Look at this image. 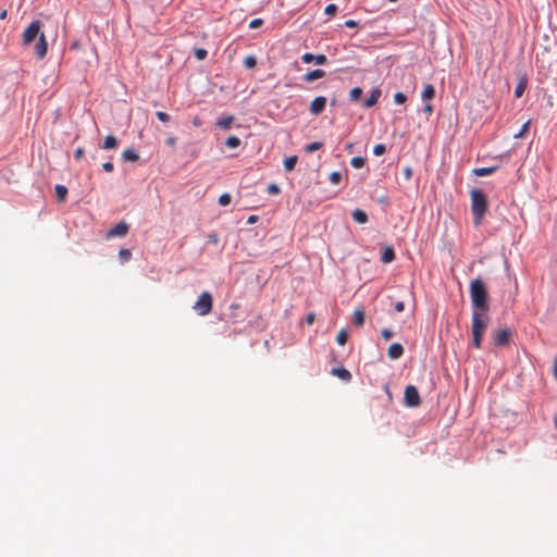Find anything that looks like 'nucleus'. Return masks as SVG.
<instances>
[{"mask_svg":"<svg viewBox=\"0 0 557 557\" xmlns=\"http://www.w3.org/2000/svg\"><path fill=\"white\" fill-rule=\"evenodd\" d=\"M41 26V21L35 20L28 25V27L24 30L22 36V44L24 46L30 45L38 37V42L35 46V52L38 59H44L48 50L46 36L40 30Z\"/></svg>","mask_w":557,"mask_h":557,"instance_id":"nucleus-1","label":"nucleus"},{"mask_svg":"<svg viewBox=\"0 0 557 557\" xmlns=\"http://www.w3.org/2000/svg\"><path fill=\"white\" fill-rule=\"evenodd\" d=\"M470 297L472 304V311H483L487 312L490 309L488 306V295L485 288V285L482 280L474 278L470 283Z\"/></svg>","mask_w":557,"mask_h":557,"instance_id":"nucleus-2","label":"nucleus"},{"mask_svg":"<svg viewBox=\"0 0 557 557\" xmlns=\"http://www.w3.org/2000/svg\"><path fill=\"white\" fill-rule=\"evenodd\" d=\"M470 199L473 223L480 225L487 211L486 196L481 189L475 188L470 191Z\"/></svg>","mask_w":557,"mask_h":557,"instance_id":"nucleus-3","label":"nucleus"},{"mask_svg":"<svg viewBox=\"0 0 557 557\" xmlns=\"http://www.w3.org/2000/svg\"><path fill=\"white\" fill-rule=\"evenodd\" d=\"M488 317L487 312L472 311V343L475 348L481 347L484 332L487 327Z\"/></svg>","mask_w":557,"mask_h":557,"instance_id":"nucleus-4","label":"nucleus"},{"mask_svg":"<svg viewBox=\"0 0 557 557\" xmlns=\"http://www.w3.org/2000/svg\"><path fill=\"white\" fill-rule=\"evenodd\" d=\"M213 307V298L209 292H203L194 305V310L199 315H207L211 312Z\"/></svg>","mask_w":557,"mask_h":557,"instance_id":"nucleus-5","label":"nucleus"},{"mask_svg":"<svg viewBox=\"0 0 557 557\" xmlns=\"http://www.w3.org/2000/svg\"><path fill=\"white\" fill-rule=\"evenodd\" d=\"M404 400H405V405L407 407L412 408V407H418L420 405L421 399H420V395H419V392L416 386L408 385L405 388Z\"/></svg>","mask_w":557,"mask_h":557,"instance_id":"nucleus-6","label":"nucleus"},{"mask_svg":"<svg viewBox=\"0 0 557 557\" xmlns=\"http://www.w3.org/2000/svg\"><path fill=\"white\" fill-rule=\"evenodd\" d=\"M326 106V98L323 96L315 97L310 103V112L313 115L321 114Z\"/></svg>","mask_w":557,"mask_h":557,"instance_id":"nucleus-7","label":"nucleus"},{"mask_svg":"<svg viewBox=\"0 0 557 557\" xmlns=\"http://www.w3.org/2000/svg\"><path fill=\"white\" fill-rule=\"evenodd\" d=\"M129 226L126 222H120L108 232V237H124L128 233Z\"/></svg>","mask_w":557,"mask_h":557,"instance_id":"nucleus-8","label":"nucleus"},{"mask_svg":"<svg viewBox=\"0 0 557 557\" xmlns=\"http://www.w3.org/2000/svg\"><path fill=\"white\" fill-rule=\"evenodd\" d=\"M301 60L304 63H311L314 62L315 64L323 65L327 62V58L325 54H312L309 52H306L301 55Z\"/></svg>","mask_w":557,"mask_h":557,"instance_id":"nucleus-9","label":"nucleus"},{"mask_svg":"<svg viewBox=\"0 0 557 557\" xmlns=\"http://www.w3.org/2000/svg\"><path fill=\"white\" fill-rule=\"evenodd\" d=\"M511 333L508 330H497L494 334V344L504 346L509 342Z\"/></svg>","mask_w":557,"mask_h":557,"instance_id":"nucleus-10","label":"nucleus"},{"mask_svg":"<svg viewBox=\"0 0 557 557\" xmlns=\"http://www.w3.org/2000/svg\"><path fill=\"white\" fill-rule=\"evenodd\" d=\"M403 354L404 347L398 343H394L388 347L387 355L393 360L399 359Z\"/></svg>","mask_w":557,"mask_h":557,"instance_id":"nucleus-11","label":"nucleus"},{"mask_svg":"<svg viewBox=\"0 0 557 557\" xmlns=\"http://www.w3.org/2000/svg\"><path fill=\"white\" fill-rule=\"evenodd\" d=\"M381 97V90L379 88H375L371 91L370 96L366 99L363 102V107L369 109L373 106H375Z\"/></svg>","mask_w":557,"mask_h":557,"instance_id":"nucleus-12","label":"nucleus"},{"mask_svg":"<svg viewBox=\"0 0 557 557\" xmlns=\"http://www.w3.org/2000/svg\"><path fill=\"white\" fill-rule=\"evenodd\" d=\"M395 260V251L391 246H386L382 249L381 252V261L383 263H389Z\"/></svg>","mask_w":557,"mask_h":557,"instance_id":"nucleus-13","label":"nucleus"},{"mask_svg":"<svg viewBox=\"0 0 557 557\" xmlns=\"http://www.w3.org/2000/svg\"><path fill=\"white\" fill-rule=\"evenodd\" d=\"M332 374L345 382H349L351 380V373L343 367L333 369Z\"/></svg>","mask_w":557,"mask_h":557,"instance_id":"nucleus-14","label":"nucleus"},{"mask_svg":"<svg viewBox=\"0 0 557 557\" xmlns=\"http://www.w3.org/2000/svg\"><path fill=\"white\" fill-rule=\"evenodd\" d=\"M325 76V72L323 70H313V71H310L308 72L305 76H304V79L308 83H311L313 81H317V79H320L322 77Z\"/></svg>","mask_w":557,"mask_h":557,"instance_id":"nucleus-15","label":"nucleus"},{"mask_svg":"<svg viewBox=\"0 0 557 557\" xmlns=\"http://www.w3.org/2000/svg\"><path fill=\"white\" fill-rule=\"evenodd\" d=\"M352 219L355 222L363 224L368 222V214L361 209H356L352 212Z\"/></svg>","mask_w":557,"mask_h":557,"instance_id":"nucleus-16","label":"nucleus"},{"mask_svg":"<svg viewBox=\"0 0 557 557\" xmlns=\"http://www.w3.org/2000/svg\"><path fill=\"white\" fill-rule=\"evenodd\" d=\"M117 144H119L117 139L113 135H108L104 138L102 149H104V150L115 149L117 147Z\"/></svg>","mask_w":557,"mask_h":557,"instance_id":"nucleus-17","label":"nucleus"},{"mask_svg":"<svg viewBox=\"0 0 557 557\" xmlns=\"http://www.w3.org/2000/svg\"><path fill=\"white\" fill-rule=\"evenodd\" d=\"M122 159L124 161H131V162H135L139 159V156L138 153L133 150V149H125L123 152H122Z\"/></svg>","mask_w":557,"mask_h":557,"instance_id":"nucleus-18","label":"nucleus"},{"mask_svg":"<svg viewBox=\"0 0 557 557\" xmlns=\"http://www.w3.org/2000/svg\"><path fill=\"white\" fill-rule=\"evenodd\" d=\"M435 96V88L433 85L431 84H428L424 86L423 90H422V94H421V97L423 100H430L432 98H434Z\"/></svg>","mask_w":557,"mask_h":557,"instance_id":"nucleus-19","label":"nucleus"},{"mask_svg":"<svg viewBox=\"0 0 557 557\" xmlns=\"http://www.w3.org/2000/svg\"><path fill=\"white\" fill-rule=\"evenodd\" d=\"M233 121H234V116L228 115V116L219 119L216 121V125L219 127H221L222 129H228V128H231Z\"/></svg>","mask_w":557,"mask_h":557,"instance_id":"nucleus-20","label":"nucleus"},{"mask_svg":"<svg viewBox=\"0 0 557 557\" xmlns=\"http://www.w3.org/2000/svg\"><path fill=\"white\" fill-rule=\"evenodd\" d=\"M352 322L357 326H361L364 323V311L362 309H356L352 315Z\"/></svg>","mask_w":557,"mask_h":557,"instance_id":"nucleus-21","label":"nucleus"},{"mask_svg":"<svg viewBox=\"0 0 557 557\" xmlns=\"http://www.w3.org/2000/svg\"><path fill=\"white\" fill-rule=\"evenodd\" d=\"M497 166H488V168H476L473 170V173L476 176H487L493 174L496 171Z\"/></svg>","mask_w":557,"mask_h":557,"instance_id":"nucleus-22","label":"nucleus"},{"mask_svg":"<svg viewBox=\"0 0 557 557\" xmlns=\"http://www.w3.org/2000/svg\"><path fill=\"white\" fill-rule=\"evenodd\" d=\"M55 196L59 201L63 202L66 199L67 196V188L63 185H57L55 188Z\"/></svg>","mask_w":557,"mask_h":557,"instance_id":"nucleus-23","label":"nucleus"},{"mask_svg":"<svg viewBox=\"0 0 557 557\" xmlns=\"http://www.w3.org/2000/svg\"><path fill=\"white\" fill-rule=\"evenodd\" d=\"M297 156H292V157H288L284 160V168H285V171L287 172H290L294 170L296 163H297Z\"/></svg>","mask_w":557,"mask_h":557,"instance_id":"nucleus-24","label":"nucleus"},{"mask_svg":"<svg viewBox=\"0 0 557 557\" xmlns=\"http://www.w3.org/2000/svg\"><path fill=\"white\" fill-rule=\"evenodd\" d=\"M119 258H120V260H121V262H122V263H125V262L129 261V260H131V258H132V252H131V250H129V249H127V248H122V249H120V251H119Z\"/></svg>","mask_w":557,"mask_h":557,"instance_id":"nucleus-25","label":"nucleus"},{"mask_svg":"<svg viewBox=\"0 0 557 557\" xmlns=\"http://www.w3.org/2000/svg\"><path fill=\"white\" fill-rule=\"evenodd\" d=\"M225 145L231 148H237L240 145V139L237 136H230L227 137Z\"/></svg>","mask_w":557,"mask_h":557,"instance_id":"nucleus-26","label":"nucleus"},{"mask_svg":"<svg viewBox=\"0 0 557 557\" xmlns=\"http://www.w3.org/2000/svg\"><path fill=\"white\" fill-rule=\"evenodd\" d=\"M347 339H348L347 332L344 329L341 330L336 335V342L338 343V345L344 346L347 343Z\"/></svg>","mask_w":557,"mask_h":557,"instance_id":"nucleus-27","label":"nucleus"},{"mask_svg":"<svg viewBox=\"0 0 557 557\" xmlns=\"http://www.w3.org/2000/svg\"><path fill=\"white\" fill-rule=\"evenodd\" d=\"M362 95V89L360 87H354L349 92V98L351 101H357L360 99Z\"/></svg>","mask_w":557,"mask_h":557,"instance_id":"nucleus-28","label":"nucleus"},{"mask_svg":"<svg viewBox=\"0 0 557 557\" xmlns=\"http://www.w3.org/2000/svg\"><path fill=\"white\" fill-rule=\"evenodd\" d=\"M366 161L362 157H354L350 160V164L355 169H361L364 165Z\"/></svg>","mask_w":557,"mask_h":557,"instance_id":"nucleus-29","label":"nucleus"},{"mask_svg":"<svg viewBox=\"0 0 557 557\" xmlns=\"http://www.w3.org/2000/svg\"><path fill=\"white\" fill-rule=\"evenodd\" d=\"M323 146L320 141H313L306 146L305 150L309 153L319 150Z\"/></svg>","mask_w":557,"mask_h":557,"instance_id":"nucleus-30","label":"nucleus"},{"mask_svg":"<svg viewBox=\"0 0 557 557\" xmlns=\"http://www.w3.org/2000/svg\"><path fill=\"white\" fill-rule=\"evenodd\" d=\"M194 55L197 60H205L208 55V51L203 48H196L194 50Z\"/></svg>","mask_w":557,"mask_h":557,"instance_id":"nucleus-31","label":"nucleus"},{"mask_svg":"<svg viewBox=\"0 0 557 557\" xmlns=\"http://www.w3.org/2000/svg\"><path fill=\"white\" fill-rule=\"evenodd\" d=\"M256 64H257V60L252 55H249V57L245 58V60H244V65L247 69H253L256 66Z\"/></svg>","mask_w":557,"mask_h":557,"instance_id":"nucleus-32","label":"nucleus"},{"mask_svg":"<svg viewBox=\"0 0 557 557\" xmlns=\"http://www.w3.org/2000/svg\"><path fill=\"white\" fill-rule=\"evenodd\" d=\"M329 178L333 185H337L342 181V174L339 172H332Z\"/></svg>","mask_w":557,"mask_h":557,"instance_id":"nucleus-33","label":"nucleus"},{"mask_svg":"<svg viewBox=\"0 0 557 557\" xmlns=\"http://www.w3.org/2000/svg\"><path fill=\"white\" fill-rule=\"evenodd\" d=\"M324 12L326 15L334 16L337 13V5L334 3L327 4Z\"/></svg>","mask_w":557,"mask_h":557,"instance_id":"nucleus-34","label":"nucleus"},{"mask_svg":"<svg viewBox=\"0 0 557 557\" xmlns=\"http://www.w3.org/2000/svg\"><path fill=\"white\" fill-rule=\"evenodd\" d=\"M406 100H407V96L404 92L399 91L394 95V101L396 104H403L406 102Z\"/></svg>","mask_w":557,"mask_h":557,"instance_id":"nucleus-35","label":"nucleus"},{"mask_svg":"<svg viewBox=\"0 0 557 557\" xmlns=\"http://www.w3.org/2000/svg\"><path fill=\"white\" fill-rule=\"evenodd\" d=\"M231 200H232L231 195H230V194H227V193H225V194H222V195L220 196V198H219V203H220L221 206H223V207H224V206L230 205V203H231Z\"/></svg>","mask_w":557,"mask_h":557,"instance_id":"nucleus-36","label":"nucleus"},{"mask_svg":"<svg viewBox=\"0 0 557 557\" xmlns=\"http://www.w3.org/2000/svg\"><path fill=\"white\" fill-rule=\"evenodd\" d=\"M267 190L270 195H278L281 191L278 185L274 183L269 184Z\"/></svg>","mask_w":557,"mask_h":557,"instance_id":"nucleus-37","label":"nucleus"},{"mask_svg":"<svg viewBox=\"0 0 557 557\" xmlns=\"http://www.w3.org/2000/svg\"><path fill=\"white\" fill-rule=\"evenodd\" d=\"M524 90H525V84L520 82L515 89L516 97L520 98L523 95Z\"/></svg>","mask_w":557,"mask_h":557,"instance_id":"nucleus-38","label":"nucleus"},{"mask_svg":"<svg viewBox=\"0 0 557 557\" xmlns=\"http://www.w3.org/2000/svg\"><path fill=\"white\" fill-rule=\"evenodd\" d=\"M529 126H530V121H527V122L522 125V127H521V129L519 131V133H517V134L515 135V138H521V137H522V136L528 132Z\"/></svg>","mask_w":557,"mask_h":557,"instance_id":"nucleus-39","label":"nucleus"},{"mask_svg":"<svg viewBox=\"0 0 557 557\" xmlns=\"http://www.w3.org/2000/svg\"><path fill=\"white\" fill-rule=\"evenodd\" d=\"M385 150L386 148L383 144H377L373 148V153L379 157L382 156L385 152Z\"/></svg>","mask_w":557,"mask_h":557,"instance_id":"nucleus-40","label":"nucleus"},{"mask_svg":"<svg viewBox=\"0 0 557 557\" xmlns=\"http://www.w3.org/2000/svg\"><path fill=\"white\" fill-rule=\"evenodd\" d=\"M156 115L163 123H166V122L170 121V115L168 113L163 112V111H158L156 113Z\"/></svg>","mask_w":557,"mask_h":557,"instance_id":"nucleus-41","label":"nucleus"},{"mask_svg":"<svg viewBox=\"0 0 557 557\" xmlns=\"http://www.w3.org/2000/svg\"><path fill=\"white\" fill-rule=\"evenodd\" d=\"M262 24H263L262 18H255L249 23V28L256 29V28L260 27Z\"/></svg>","mask_w":557,"mask_h":557,"instance_id":"nucleus-42","label":"nucleus"},{"mask_svg":"<svg viewBox=\"0 0 557 557\" xmlns=\"http://www.w3.org/2000/svg\"><path fill=\"white\" fill-rule=\"evenodd\" d=\"M85 150L82 147H78L74 152V158L79 160L84 157Z\"/></svg>","mask_w":557,"mask_h":557,"instance_id":"nucleus-43","label":"nucleus"},{"mask_svg":"<svg viewBox=\"0 0 557 557\" xmlns=\"http://www.w3.org/2000/svg\"><path fill=\"white\" fill-rule=\"evenodd\" d=\"M382 336H383V338L385 341H388V339H391L393 337V332L391 330H388V329H384L382 331Z\"/></svg>","mask_w":557,"mask_h":557,"instance_id":"nucleus-44","label":"nucleus"},{"mask_svg":"<svg viewBox=\"0 0 557 557\" xmlns=\"http://www.w3.org/2000/svg\"><path fill=\"white\" fill-rule=\"evenodd\" d=\"M314 320H315V314H314L313 312H310V313H308V314L306 315V323H307L308 325L313 324Z\"/></svg>","mask_w":557,"mask_h":557,"instance_id":"nucleus-45","label":"nucleus"},{"mask_svg":"<svg viewBox=\"0 0 557 557\" xmlns=\"http://www.w3.org/2000/svg\"><path fill=\"white\" fill-rule=\"evenodd\" d=\"M208 240L216 245L219 243V236L215 233H211L208 235Z\"/></svg>","mask_w":557,"mask_h":557,"instance_id":"nucleus-46","label":"nucleus"},{"mask_svg":"<svg viewBox=\"0 0 557 557\" xmlns=\"http://www.w3.org/2000/svg\"><path fill=\"white\" fill-rule=\"evenodd\" d=\"M345 26L346 27H349V28H354V27H357L358 26V22L355 21V20H347L345 22Z\"/></svg>","mask_w":557,"mask_h":557,"instance_id":"nucleus-47","label":"nucleus"},{"mask_svg":"<svg viewBox=\"0 0 557 557\" xmlns=\"http://www.w3.org/2000/svg\"><path fill=\"white\" fill-rule=\"evenodd\" d=\"M102 169L106 171V172H112L113 171V163L111 162H104L102 164Z\"/></svg>","mask_w":557,"mask_h":557,"instance_id":"nucleus-48","label":"nucleus"},{"mask_svg":"<svg viewBox=\"0 0 557 557\" xmlns=\"http://www.w3.org/2000/svg\"><path fill=\"white\" fill-rule=\"evenodd\" d=\"M404 176L406 177V180H410L411 176H412V170L411 168L407 166L404 169Z\"/></svg>","mask_w":557,"mask_h":557,"instance_id":"nucleus-49","label":"nucleus"},{"mask_svg":"<svg viewBox=\"0 0 557 557\" xmlns=\"http://www.w3.org/2000/svg\"><path fill=\"white\" fill-rule=\"evenodd\" d=\"M394 308L397 312H403L405 310V305L403 301H397Z\"/></svg>","mask_w":557,"mask_h":557,"instance_id":"nucleus-50","label":"nucleus"},{"mask_svg":"<svg viewBox=\"0 0 557 557\" xmlns=\"http://www.w3.org/2000/svg\"><path fill=\"white\" fill-rule=\"evenodd\" d=\"M166 144L171 147H173L175 144H176V138L175 137H169L166 138Z\"/></svg>","mask_w":557,"mask_h":557,"instance_id":"nucleus-51","label":"nucleus"},{"mask_svg":"<svg viewBox=\"0 0 557 557\" xmlns=\"http://www.w3.org/2000/svg\"><path fill=\"white\" fill-rule=\"evenodd\" d=\"M432 111H433V107H432V104H430V103L425 104V107H424V112H426V113H432Z\"/></svg>","mask_w":557,"mask_h":557,"instance_id":"nucleus-52","label":"nucleus"},{"mask_svg":"<svg viewBox=\"0 0 557 557\" xmlns=\"http://www.w3.org/2000/svg\"><path fill=\"white\" fill-rule=\"evenodd\" d=\"M7 16H8V11H7V10H2V11L0 12V20H5V18H7Z\"/></svg>","mask_w":557,"mask_h":557,"instance_id":"nucleus-53","label":"nucleus"},{"mask_svg":"<svg viewBox=\"0 0 557 557\" xmlns=\"http://www.w3.org/2000/svg\"><path fill=\"white\" fill-rule=\"evenodd\" d=\"M554 375L557 380V357L555 358V362H554Z\"/></svg>","mask_w":557,"mask_h":557,"instance_id":"nucleus-54","label":"nucleus"},{"mask_svg":"<svg viewBox=\"0 0 557 557\" xmlns=\"http://www.w3.org/2000/svg\"><path fill=\"white\" fill-rule=\"evenodd\" d=\"M257 221V216L256 215H250L248 218V223H255Z\"/></svg>","mask_w":557,"mask_h":557,"instance_id":"nucleus-55","label":"nucleus"},{"mask_svg":"<svg viewBox=\"0 0 557 557\" xmlns=\"http://www.w3.org/2000/svg\"><path fill=\"white\" fill-rule=\"evenodd\" d=\"M238 308V305L237 304H233L231 305V309H237Z\"/></svg>","mask_w":557,"mask_h":557,"instance_id":"nucleus-56","label":"nucleus"},{"mask_svg":"<svg viewBox=\"0 0 557 557\" xmlns=\"http://www.w3.org/2000/svg\"><path fill=\"white\" fill-rule=\"evenodd\" d=\"M554 424H555V428L557 429V414L554 418Z\"/></svg>","mask_w":557,"mask_h":557,"instance_id":"nucleus-57","label":"nucleus"}]
</instances>
